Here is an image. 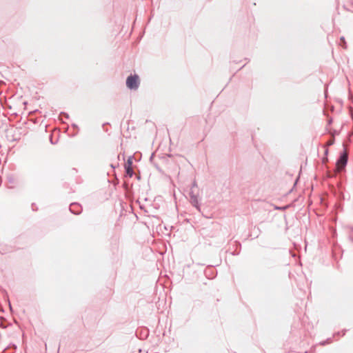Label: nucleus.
<instances>
[{"label": "nucleus", "mask_w": 353, "mask_h": 353, "mask_svg": "<svg viewBox=\"0 0 353 353\" xmlns=\"http://www.w3.org/2000/svg\"><path fill=\"white\" fill-rule=\"evenodd\" d=\"M197 196V194L194 193V190L190 189V198L191 199V196Z\"/></svg>", "instance_id": "6e6552de"}, {"label": "nucleus", "mask_w": 353, "mask_h": 353, "mask_svg": "<svg viewBox=\"0 0 353 353\" xmlns=\"http://www.w3.org/2000/svg\"><path fill=\"white\" fill-rule=\"evenodd\" d=\"M132 157H130L127 161V163L125 165V173L130 177H132L134 174V172L132 168Z\"/></svg>", "instance_id": "7ed1b4c3"}, {"label": "nucleus", "mask_w": 353, "mask_h": 353, "mask_svg": "<svg viewBox=\"0 0 353 353\" xmlns=\"http://www.w3.org/2000/svg\"><path fill=\"white\" fill-rule=\"evenodd\" d=\"M328 153V149L327 148L325 150V154L327 155Z\"/></svg>", "instance_id": "9d476101"}, {"label": "nucleus", "mask_w": 353, "mask_h": 353, "mask_svg": "<svg viewBox=\"0 0 353 353\" xmlns=\"http://www.w3.org/2000/svg\"><path fill=\"white\" fill-rule=\"evenodd\" d=\"M348 154L346 150L343 151L336 161V169L338 172L342 171L347 165Z\"/></svg>", "instance_id": "f03ea898"}, {"label": "nucleus", "mask_w": 353, "mask_h": 353, "mask_svg": "<svg viewBox=\"0 0 353 353\" xmlns=\"http://www.w3.org/2000/svg\"><path fill=\"white\" fill-rule=\"evenodd\" d=\"M194 188H197V184H196V181L193 182L191 189L194 190Z\"/></svg>", "instance_id": "1a4fd4ad"}, {"label": "nucleus", "mask_w": 353, "mask_h": 353, "mask_svg": "<svg viewBox=\"0 0 353 353\" xmlns=\"http://www.w3.org/2000/svg\"><path fill=\"white\" fill-rule=\"evenodd\" d=\"M334 143V138L333 137L330 141H328L326 143V146H330L332 145Z\"/></svg>", "instance_id": "423d86ee"}, {"label": "nucleus", "mask_w": 353, "mask_h": 353, "mask_svg": "<svg viewBox=\"0 0 353 353\" xmlns=\"http://www.w3.org/2000/svg\"><path fill=\"white\" fill-rule=\"evenodd\" d=\"M341 43H340V45L343 46V48H346V46H345L346 43H345V39H344L343 37L341 38Z\"/></svg>", "instance_id": "0eeeda50"}, {"label": "nucleus", "mask_w": 353, "mask_h": 353, "mask_svg": "<svg viewBox=\"0 0 353 353\" xmlns=\"http://www.w3.org/2000/svg\"><path fill=\"white\" fill-rule=\"evenodd\" d=\"M70 211L74 214H79L82 211V208L79 203H74L70 205Z\"/></svg>", "instance_id": "20e7f679"}, {"label": "nucleus", "mask_w": 353, "mask_h": 353, "mask_svg": "<svg viewBox=\"0 0 353 353\" xmlns=\"http://www.w3.org/2000/svg\"><path fill=\"white\" fill-rule=\"evenodd\" d=\"M190 203L194 207H195L199 211H200V205L197 196H191Z\"/></svg>", "instance_id": "39448f33"}, {"label": "nucleus", "mask_w": 353, "mask_h": 353, "mask_svg": "<svg viewBox=\"0 0 353 353\" xmlns=\"http://www.w3.org/2000/svg\"><path fill=\"white\" fill-rule=\"evenodd\" d=\"M126 85L130 90H137L139 86V79L138 75H130L126 79Z\"/></svg>", "instance_id": "f257e3e1"}]
</instances>
